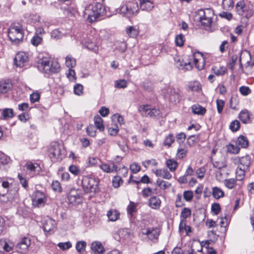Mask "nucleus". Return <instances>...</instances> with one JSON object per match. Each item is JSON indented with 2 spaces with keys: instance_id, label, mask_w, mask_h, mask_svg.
Masks as SVG:
<instances>
[{
  "instance_id": "obj_1",
  "label": "nucleus",
  "mask_w": 254,
  "mask_h": 254,
  "mask_svg": "<svg viewBox=\"0 0 254 254\" xmlns=\"http://www.w3.org/2000/svg\"><path fill=\"white\" fill-rule=\"evenodd\" d=\"M105 14V7L100 2L88 5L83 11L84 17L87 18L90 22H94Z\"/></svg>"
},
{
  "instance_id": "obj_2",
  "label": "nucleus",
  "mask_w": 254,
  "mask_h": 254,
  "mask_svg": "<svg viewBox=\"0 0 254 254\" xmlns=\"http://www.w3.org/2000/svg\"><path fill=\"white\" fill-rule=\"evenodd\" d=\"M233 163L237 165L236 171V177L238 180H242L246 171L249 168L251 163V157L249 155H246L242 157H234L232 158Z\"/></svg>"
},
{
  "instance_id": "obj_3",
  "label": "nucleus",
  "mask_w": 254,
  "mask_h": 254,
  "mask_svg": "<svg viewBox=\"0 0 254 254\" xmlns=\"http://www.w3.org/2000/svg\"><path fill=\"white\" fill-rule=\"evenodd\" d=\"M38 67L42 72L50 74L59 72L60 66L58 62L46 58L39 61Z\"/></svg>"
},
{
  "instance_id": "obj_4",
  "label": "nucleus",
  "mask_w": 254,
  "mask_h": 254,
  "mask_svg": "<svg viewBox=\"0 0 254 254\" xmlns=\"http://www.w3.org/2000/svg\"><path fill=\"white\" fill-rule=\"evenodd\" d=\"M8 36L12 43L16 44L22 41L24 36L22 25L18 23L12 24L8 30Z\"/></svg>"
},
{
  "instance_id": "obj_5",
  "label": "nucleus",
  "mask_w": 254,
  "mask_h": 254,
  "mask_svg": "<svg viewBox=\"0 0 254 254\" xmlns=\"http://www.w3.org/2000/svg\"><path fill=\"white\" fill-rule=\"evenodd\" d=\"M138 10V4L135 1L126 2L120 8L121 13L128 17L136 14Z\"/></svg>"
},
{
  "instance_id": "obj_6",
  "label": "nucleus",
  "mask_w": 254,
  "mask_h": 254,
  "mask_svg": "<svg viewBox=\"0 0 254 254\" xmlns=\"http://www.w3.org/2000/svg\"><path fill=\"white\" fill-rule=\"evenodd\" d=\"M81 184L85 193L96 192L98 189V182L95 178L84 177L81 181Z\"/></svg>"
},
{
  "instance_id": "obj_7",
  "label": "nucleus",
  "mask_w": 254,
  "mask_h": 254,
  "mask_svg": "<svg viewBox=\"0 0 254 254\" xmlns=\"http://www.w3.org/2000/svg\"><path fill=\"white\" fill-rule=\"evenodd\" d=\"M138 112L142 116L149 118H155L159 116L160 111L156 108H152L150 105H141L138 108Z\"/></svg>"
},
{
  "instance_id": "obj_8",
  "label": "nucleus",
  "mask_w": 254,
  "mask_h": 254,
  "mask_svg": "<svg viewBox=\"0 0 254 254\" xmlns=\"http://www.w3.org/2000/svg\"><path fill=\"white\" fill-rule=\"evenodd\" d=\"M9 183L7 181H3L0 185V202H6L13 200L14 196H11V191L8 192V189Z\"/></svg>"
},
{
  "instance_id": "obj_9",
  "label": "nucleus",
  "mask_w": 254,
  "mask_h": 254,
  "mask_svg": "<svg viewBox=\"0 0 254 254\" xmlns=\"http://www.w3.org/2000/svg\"><path fill=\"white\" fill-rule=\"evenodd\" d=\"M199 19L202 25L209 26L211 23L213 12L212 9L207 8L204 10L200 9L198 11Z\"/></svg>"
},
{
  "instance_id": "obj_10",
  "label": "nucleus",
  "mask_w": 254,
  "mask_h": 254,
  "mask_svg": "<svg viewBox=\"0 0 254 254\" xmlns=\"http://www.w3.org/2000/svg\"><path fill=\"white\" fill-rule=\"evenodd\" d=\"M31 243V239L29 237H24L17 243L15 246V250L19 254H26L29 251Z\"/></svg>"
},
{
  "instance_id": "obj_11",
  "label": "nucleus",
  "mask_w": 254,
  "mask_h": 254,
  "mask_svg": "<svg viewBox=\"0 0 254 254\" xmlns=\"http://www.w3.org/2000/svg\"><path fill=\"white\" fill-rule=\"evenodd\" d=\"M64 152L62 150V146L57 142L51 143L49 148L50 155L51 158L62 159L64 156Z\"/></svg>"
},
{
  "instance_id": "obj_12",
  "label": "nucleus",
  "mask_w": 254,
  "mask_h": 254,
  "mask_svg": "<svg viewBox=\"0 0 254 254\" xmlns=\"http://www.w3.org/2000/svg\"><path fill=\"white\" fill-rule=\"evenodd\" d=\"M29 58L24 52L18 53L14 58L15 64L19 67H26L28 65Z\"/></svg>"
},
{
  "instance_id": "obj_13",
  "label": "nucleus",
  "mask_w": 254,
  "mask_h": 254,
  "mask_svg": "<svg viewBox=\"0 0 254 254\" xmlns=\"http://www.w3.org/2000/svg\"><path fill=\"white\" fill-rule=\"evenodd\" d=\"M46 202L45 194L40 191H36L33 194L32 197L33 205L35 207L43 206Z\"/></svg>"
},
{
  "instance_id": "obj_14",
  "label": "nucleus",
  "mask_w": 254,
  "mask_h": 254,
  "mask_svg": "<svg viewBox=\"0 0 254 254\" xmlns=\"http://www.w3.org/2000/svg\"><path fill=\"white\" fill-rule=\"evenodd\" d=\"M160 232L161 230L159 228H149L147 229L145 232H143L142 234L146 235L149 240L153 243H156L158 240Z\"/></svg>"
},
{
  "instance_id": "obj_15",
  "label": "nucleus",
  "mask_w": 254,
  "mask_h": 254,
  "mask_svg": "<svg viewBox=\"0 0 254 254\" xmlns=\"http://www.w3.org/2000/svg\"><path fill=\"white\" fill-rule=\"evenodd\" d=\"M166 97L175 104L179 103L181 100V93L179 89L169 87L167 89Z\"/></svg>"
},
{
  "instance_id": "obj_16",
  "label": "nucleus",
  "mask_w": 254,
  "mask_h": 254,
  "mask_svg": "<svg viewBox=\"0 0 254 254\" xmlns=\"http://www.w3.org/2000/svg\"><path fill=\"white\" fill-rule=\"evenodd\" d=\"M68 199L69 202L73 204H78L81 201L80 195L75 190H70L68 195Z\"/></svg>"
},
{
  "instance_id": "obj_17",
  "label": "nucleus",
  "mask_w": 254,
  "mask_h": 254,
  "mask_svg": "<svg viewBox=\"0 0 254 254\" xmlns=\"http://www.w3.org/2000/svg\"><path fill=\"white\" fill-rule=\"evenodd\" d=\"M161 204L160 199L156 196L151 197L148 201V206L155 210L159 209L161 206Z\"/></svg>"
},
{
  "instance_id": "obj_18",
  "label": "nucleus",
  "mask_w": 254,
  "mask_h": 254,
  "mask_svg": "<svg viewBox=\"0 0 254 254\" xmlns=\"http://www.w3.org/2000/svg\"><path fill=\"white\" fill-rule=\"evenodd\" d=\"M91 249L95 254H103L105 252L103 246L99 241L93 242L91 244Z\"/></svg>"
},
{
  "instance_id": "obj_19",
  "label": "nucleus",
  "mask_w": 254,
  "mask_h": 254,
  "mask_svg": "<svg viewBox=\"0 0 254 254\" xmlns=\"http://www.w3.org/2000/svg\"><path fill=\"white\" fill-rule=\"evenodd\" d=\"M100 168L106 173H110L116 172L118 167L113 163L110 164L104 163L100 165Z\"/></svg>"
},
{
  "instance_id": "obj_20",
  "label": "nucleus",
  "mask_w": 254,
  "mask_h": 254,
  "mask_svg": "<svg viewBox=\"0 0 254 254\" xmlns=\"http://www.w3.org/2000/svg\"><path fill=\"white\" fill-rule=\"evenodd\" d=\"M14 245L11 243H8L5 240H0V252H9L13 249Z\"/></svg>"
},
{
  "instance_id": "obj_21",
  "label": "nucleus",
  "mask_w": 254,
  "mask_h": 254,
  "mask_svg": "<svg viewBox=\"0 0 254 254\" xmlns=\"http://www.w3.org/2000/svg\"><path fill=\"white\" fill-rule=\"evenodd\" d=\"M154 173L157 177H162L165 179L169 180L172 178V175L167 169H157Z\"/></svg>"
},
{
  "instance_id": "obj_22",
  "label": "nucleus",
  "mask_w": 254,
  "mask_h": 254,
  "mask_svg": "<svg viewBox=\"0 0 254 254\" xmlns=\"http://www.w3.org/2000/svg\"><path fill=\"white\" fill-rule=\"evenodd\" d=\"M154 3L149 0H140V7L142 10L150 11L154 7Z\"/></svg>"
},
{
  "instance_id": "obj_23",
  "label": "nucleus",
  "mask_w": 254,
  "mask_h": 254,
  "mask_svg": "<svg viewBox=\"0 0 254 254\" xmlns=\"http://www.w3.org/2000/svg\"><path fill=\"white\" fill-rule=\"evenodd\" d=\"M239 117L241 121L245 124L251 122L250 115L247 110H242L240 112Z\"/></svg>"
},
{
  "instance_id": "obj_24",
  "label": "nucleus",
  "mask_w": 254,
  "mask_h": 254,
  "mask_svg": "<svg viewBox=\"0 0 254 254\" xmlns=\"http://www.w3.org/2000/svg\"><path fill=\"white\" fill-rule=\"evenodd\" d=\"M12 87V84L9 82H0V93H5L9 91Z\"/></svg>"
},
{
  "instance_id": "obj_25",
  "label": "nucleus",
  "mask_w": 254,
  "mask_h": 254,
  "mask_svg": "<svg viewBox=\"0 0 254 254\" xmlns=\"http://www.w3.org/2000/svg\"><path fill=\"white\" fill-rule=\"evenodd\" d=\"M191 110L194 114L203 115L206 111L205 108L202 107L198 104H196L192 106Z\"/></svg>"
},
{
  "instance_id": "obj_26",
  "label": "nucleus",
  "mask_w": 254,
  "mask_h": 254,
  "mask_svg": "<svg viewBox=\"0 0 254 254\" xmlns=\"http://www.w3.org/2000/svg\"><path fill=\"white\" fill-rule=\"evenodd\" d=\"M176 66L181 69L190 70L192 68V65L190 62H184L179 60L176 63Z\"/></svg>"
},
{
  "instance_id": "obj_27",
  "label": "nucleus",
  "mask_w": 254,
  "mask_h": 254,
  "mask_svg": "<svg viewBox=\"0 0 254 254\" xmlns=\"http://www.w3.org/2000/svg\"><path fill=\"white\" fill-rule=\"evenodd\" d=\"M55 221L49 218L45 221L43 225V229L45 231L50 232L55 227Z\"/></svg>"
},
{
  "instance_id": "obj_28",
  "label": "nucleus",
  "mask_w": 254,
  "mask_h": 254,
  "mask_svg": "<svg viewBox=\"0 0 254 254\" xmlns=\"http://www.w3.org/2000/svg\"><path fill=\"white\" fill-rule=\"evenodd\" d=\"M236 144L242 148H246L248 146L249 141L247 137L240 135L237 140Z\"/></svg>"
},
{
  "instance_id": "obj_29",
  "label": "nucleus",
  "mask_w": 254,
  "mask_h": 254,
  "mask_svg": "<svg viewBox=\"0 0 254 254\" xmlns=\"http://www.w3.org/2000/svg\"><path fill=\"white\" fill-rule=\"evenodd\" d=\"M84 46L89 50L95 53H97L98 51V47L97 45L91 41L85 42Z\"/></svg>"
},
{
  "instance_id": "obj_30",
  "label": "nucleus",
  "mask_w": 254,
  "mask_h": 254,
  "mask_svg": "<svg viewBox=\"0 0 254 254\" xmlns=\"http://www.w3.org/2000/svg\"><path fill=\"white\" fill-rule=\"evenodd\" d=\"M109 219L111 221H115L119 219L120 213L116 210H110L107 214Z\"/></svg>"
},
{
  "instance_id": "obj_31",
  "label": "nucleus",
  "mask_w": 254,
  "mask_h": 254,
  "mask_svg": "<svg viewBox=\"0 0 254 254\" xmlns=\"http://www.w3.org/2000/svg\"><path fill=\"white\" fill-rule=\"evenodd\" d=\"M214 167L220 170L227 166L225 159L223 157L220 158L218 161H215L213 162Z\"/></svg>"
},
{
  "instance_id": "obj_32",
  "label": "nucleus",
  "mask_w": 254,
  "mask_h": 254,
  "mask_svg": "<svg viewBox=\"0 0 254 254\" xmlns=\"http://www.w3.org/2000/svg\"><path fill=\"white\" fill-rule=\"evenodd\" d=\"M1 116L5 120L12 118L14 116L13 111L10 108H5L2 110Z\"/></svg>"
},
{
  "instance_id": "obj_33",
  "label": "nucleus",
  "mask_w": 254,
  "mask_h": 254,
  "mask_svg": "<svg viewBox=\"0 0 254 254\" xmlns=\"http://www.w3.org/2000/svg\"><path fill=\"white\" fill-rule=\"evenodd\" d=\"M94 124L97 128L100 131H102L104 129V126L103 124L102 119L98 115L95 116L94 118Z\"/></svg>"
},
{
  "instance_id": "obj_34",
  "label": "nucleus",
  "mask_w": 254,
  "mask_h": 254,
  "mask_svg": "<svg viewBox=\"0 0 254 254\" xmlns=\"http://www.w3.org/2000/svg\"><path fill=\"white\" fill-rule=\"evenodd\" d=\"M212 70L217 76L223 75L226 72V68L224 66H213Z\"/></svg>"
},
{
  "instance_id": "obj_35",
  "label": "nucleus",
  "mask_w": 254,
  "mask_h": 254,
  "mask_svg": "<svg viewBox=\"0 0 254 254\" xmlns=\"http://www.w3.org/2000/svg\"><path fill=\"white\" fill-rule=\"evenodd\" d=\"M156 184L160 188V189L165 190L169 188L171 186V183L166 182L160 179H157Z\"/></svg>"
},
{
  "instance_id": "obj_36",
  "label": "nucleus",
  "mask_w": 254,
  "mask_h": 254,
  "mask_svg": "<svg viewBox=\"0 0 254 254\" xmlns=\"http://www.w3.org/2000/svg\"><path fill=\"white\" fill-rule=\"evenodd\" d=\"M224 195V191L218 187H214L212 189V195L216 199H219Z\"/></svg>"
},
{
  "instance_id": "obj_37",
  "label": "nucleus",
  "mask_w": 254,
  "mask_h": 254,
  "mask_svg": "<svg viewBox=\"0 0 254 254\" xmlns=\"http://www.w3.org/2000/svg\"><path fill=\"white\" fill-rule=\"evenodd\" d=\"M246 4L243 0L239 1L237 2L236 9V11L239 15H243L245 10Z\"/></svg>"
},
{
  "instance_id": "obj_38",
  "label": "nucleus",
  "mask_w": 254,
  "mask_h": 254,
  "mask_svg": "<svg viewBox=\"0 0 254 254\" xmlns=\"http://www.w3.org/2000/svg\"><path fill=\"white\" fill-rule=\"evenodd\" d=\"M166 163L167 166L172 172L176 170L178 165L177 162L173 159H169L167 160Z\"/></svg>"
},
{
  "instance_id": "obj_39",
  "label": "nucleus",
  "mask_w": 254,
  "mask_h": 254,
  "mask_svg": "<svg viewBox=\"0 0 254 254\" xmlns=\"http://www.w3.org/2000/svg\"><path fill=\"white\" fill-rule=\"evenodd\" d=\"M189 88L191 91L198 92L201 90V85L199 82L194 81L190 83Z\"/></svg>"
},
{
  "instance_id": "obj_40",
  "label": "nucleus",
  "mask_w": 254,
  "mask_h": 254,
  "mask_svg": "<svg viewBox=\"0 0 254 254\" xmlns=\"http://www.w3.org/2000/svg\"><path fill=\"white\" fill-rule=\"evenodd\" d=\"M65 64L68 68H73L76 65V60L71 56H67L65 58Z\"/></svg>"
},
{
  "instance_id": "obj_41",
  "label": "nucleus",
  "mask_w": 254,
  "mask_h": 254,
  "mask_svg": "<svg viewBox=\"0 0 254 254\" xmlns=\"http://www.w3.org/2000/svg\"><path fill=\"white\" fill-rule=\"evenodd\" d=\"M175 141V137L173 134H169L166 136L163 142V144L165 146L170 147L172 144Z\"/></svg>"
},
{
  "instance_id": "obj_42",
  "label": "nucleus",
  "mask_w": 254,
  "mask_h": 254,
  "mask_svg": "<svg viewBox=\"0 0 254 254\" xmlns=\"http://www.w3.org/2000/svg\"><path fill=\"white\" fill-rule=\"evenodd\" d=\"M127 33L130 37H136L139 34L138 30L133 26H129L126 30Z\"/></svg>"
},
{
  "instance_id": "obj_43",
  "label": "nucleus",
  "mask_w": 254,
  "mask_h": 254,
  "mask_svg": "<svg viewBox=\"0 0 254 254\" xmlns=\"http://www.w3.org/2000/svg\"><path fill=\"white\" fill-rule=\"evenodd\" d=\"M86 243L83 241H80L76 244V249L79 253H83L85 251Z\"/></svg>"
},
{
  "instance_id": "obj_44",
  "label": "nucleus",
  "mask_w": 254,
  "mask_h": 254,
  "mask_svg": "<svg viewBox=\"0 0 254 254\" xmlns=\"http://www.w3.org/2000/svg\"><path fill=\"white\" fill-rule=\"evenodd\" d=\"M26 17L27 18L28 21L31 23H36V22H39L40 20V16L37 14H27Z\"/></svg>"
},
{
  "instance_id": "obj_45",
  "label": "nucleus",
  "mask_w": 254,
  "mask_h": 254,
  "mask_svg": "<svg viewBox=\"0 0 254 254\" xmlns=\"http://www.w3.org/2000/svg\"><path fill=\"white\" fill-rule=\"evenodd\" d=\"M136 203L131 201L130 202L129 204L127 206V212L130 216H132L133 213L136 211Z\"/></svg>"
},
{
  "instance_id": "obj_46",
  "label": "nucleus",
  "mask_w": 254,
  "mask_h": 254,
  "mask_svg": "<svg viewBox=\"0 0 254 254\" xmlns=\"http://www.w3.org/2000/svg\"><path fill=\"white\" fill-rule=\"evenodd\" d=\"M43 41V38L40 36L34 35L31 39V43L34 46H38Z\"/></svg>"
},
{
  "instance_id": "obj_47",
  "label": "nucleus",
  "mask_w": 254,
  "mask_h": 254,
  "mask_svg": "<svg viewBox=\"0 0 254 254\" xmlns=\"http://www.w3.org/2000/svg\"><path fill=\"white\" fill-rule=\"evenodd\" d=\"M227 151L228 152L233 154H237L240 151V147L237 145H234L230 144L227 146Z\"/></svg>"
},
{
  "instance_id": "obj_48",
  "label": "nucleus",
  "mask_w": 254,
  "mask_h": 254,
  "mask_svg": "<svg viewBox=\"0 0 254 254\" xmlns=\"http://www.w3.org/2000/svg\"><path fill=\"white\" fill-rule=\"evenodd\" d=\"M51 36L52 38L55 39H61L64 35L59 29H54L51 32Z\"/></svg>"
},
{
  "instance_id": "obj_49",
  "label": "nucleus",
  "mask_w": 254,
  "mask_h": 254,
  "mask_svg": "<svg viewBox=\"0 0 254 254\" xmlns=\"http://www.w3.org/2000/svg\"><path fill=\"white\" fill-rule=\"evenodd\" d=\"M244 58H246L248 59L247 64L249 65L251 60V55L247 51L241 54L239 59L240 67L241 68H242V60Z\"/></svg>"
},
{
  "instance_id": "obj_50",
  "label": "nucleus",
  "mask_w": 254,
  "mask_h": 254,
  "mask_svg": "<svg viewBox=\"0 0 254 254\" xmlns=\"http://www.w3.org/2000/svg\"><path fill=\"white\" fill-rule=\"evenodd\" d=\"M240 127V123L237 120L232 122L230 125V129L233 132L237 131Z\"/></svg>"
},
{
  "instance_id": "obj_51",
  "label": "nucleus",
  "mask_w": 254,
  "mask_h": 254,
  "mask_svg": "<svg viewBox=\"0 0 254 254\" xmlns=\"http://www.w3.org/2000/svg\"><path fill=\"white\" fill-rule=\"evenodd\" d=\"M236 183V181L234 179H229L225 180V186L229 189H233Z\"/></svg>"
},
{
  "instance_id": "obj_52",
  "label": "nucleus",
  "mask_w": 254,
  "mask_h": 254,
  "mask_svg": "<svg viewBox=\"0 0 254 254\" xmlns=\"http://www.w3.org/2000/svg\"><path fill=\"white\" fill-rule=\"evenodd\" d=\"M179 229L180 230H185L187 234L191 231V227L190 226L187 225L184 221H181L179 225Z\"/></svg>"
},
{
  "instance_id": "obj_53",
  "label": "nucleus",
  "mask_w": 254,
  "mask_h": 254,
  "mask_svg": "<svg viewBox=\"0 0 254 254\" xmlns=\"http://www.w3.org/2000/svg\"><path fill=\"white\" fill-rule=\"evenodd\" d=\"M185 40L183 34L177 35L175 39V43L177 46L182 47L184 45Z\"/></svg>"
},
{
  "instance_id": "obj_54",
  "label": "nucleus",
  "mask_w": 254,
  "mask_h": 254,
  "mask_svg": "<svg viewBox=\"0 0 254 254\" xmlns=\"http://www.w3.org/2000/svg\"><path fill=\"white\" fill-rule=\"evenodd\" d=\"M157 164V162L154 159L146 160L142 162V165L146 168H147L150 165L156 166Z\"/></svg>"
},
{
  "instance_id": "obj_55",
  "label": "nucleus",
  "mask_w": 254,
  "mask_h": 254,
  "mask_svg": "<svg viewBox=\"0 0 254 254\" xmlns=\"http://www.w3.org/2000/svg\"><path fill=\"white\" fill-rule=\"evenodd\" d=\"M58 246L62 250L65 251L70 249L72 247V244L70 242L65 243H59Z\"/></svg>"
},
{
  "instance_id": "obj_56",
  "label": "nucleus",
  "mask_w": 254,
  "mask_h": 254,
  "mask_svg": "<svg viewBox=\"0 0 254 254\" xmlns=\"http://www.w3.org/2000/svg\"><path fill=\"white\" fill-rule=\"evenodd\" d=\"M25 167L32 172H36L37 168L40 169V167L37 164H34L31 162H27L25 165Z\"/></svg>"
},
{
  "instance_id": "obj_57",
  "label": "nucleus",
  "mask_w": 254,
  "mask_h": 254,
  "mask_svg": "<svg viewBox=\"0 0 254 254\" xmlns=\"http://www.w3.org/2000/svg\"><path fill=\"white\" fill-rule=\"evenodd\" d=\"M224 105L225 102L223 100L221 99H217L216 100L217 110L219 114L222 113Z\"/></svg>"
},
{
  "instance_id": "obj_58",
  "label": "nucleus",
  "mask_w": 254,
  "mask_h": 254,
  "mask_svg": "<svg viewBox=\"0 0 254 254\" xmlns=\"http://www.w3.org/2000/svg\"><path fill=\"white\" fill-rule=\"evenodd\" d=\"M183 196L187 201H190L193 196V192L191 190H186L184 192Z\"/></svg>"
},
{
  "instance_id": "obj_59",
  "label": "nucleus",
  "mask_w": 254,
  "mask_h": 254,
  "mask_svg": "<svg viewBox=\"0 0 254 254\" xmlns=\"http://www.w3.org/2000/svg\"><path fill=\"white\" fill-rule=\"evenodd\" d=\"M83 87L80 84H77L74 86V93L77 95H81L83 93Z\"/></svg>"
},
{
  "instance_id": "obj_60",
  "label": "nucleus",
  "mask_w": 254,
  "mask_h": 254,
  "mask_svg": "<svg viewBox=\"0 0 254 254\" xmlns=\"http://www.w3.org/2000/svg\"><path fill=\"white\" fill-rule=\"evenodd\" d=\"M239 91L243 96H247L251 93L250 88L245 86H241L239 88Z\"/></svg>"
},
{
  "instance_id": "obj_61",
  "label": "nucleus",
  "mask_w": 254,
  "mask_h": 254,
  "mask_svg": "<svg viewBox=\"0 0 254 254\" xmlns=\"http://www.w3.org/2000/svg\"><path fill=\"white\" fill-rule=\"evenodd\" d=\"M112 183L114 187L118 188L120 186L121 184H122L123 181L121 177L116 176L114 178Z\"/></svg>"
},
{
  "instance_id": "obj_62",
  "label": "nucleus",
  "mask_w": 254,
  "mask_h": 254,
  "mask_svg": "<svg viewBox=\"0 0 254 254\" xmlns=\"http://www.w3.org/2000/svg\"><path fill=\"white\" fill-rule=\"evenodd\" d=\"M113 121H117V122L122 125L124 124V120L123 117L119 114H115L112 117Z\"/></svg>"
},
{
  "instance_id": "obj_63",
  "label": "nucleus",
  "mask_w": 254,
  "mask_h": 254,
  "mask_svg": "<svg viewBox=\"0 0 254 254\" xmlns=\"http://www.w3.org/2000/svg\"><path fill=\"white\" fill-rule=\"evenodd\" d=\"M69 171L74 175H78L80 173V169L75 165H72L69 167Z\"/></svg>"
},
{
  "instance_id": "obj_64",
  "label": "nucleus",
  "mask_w": 254,
  "mask_h": 254,
  "mask_svg": "<svg viewBox=\"0 0 254 254\" xmlns=\"http://www.w3.org/2000/svg\"><path fill=\"white\" fill-rule=\"evenodd\" d=\"M186 135L184 132H180L176 135V139L177 142L179 144L183 143L185 140Z\"/></svg>"
}]
</instances>
